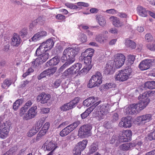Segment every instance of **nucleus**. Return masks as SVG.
<instances>
[{
  "label": "nucleus",
  "mask_w": 155,
  "mask_h": 155,
  "mask_svg": "<svg viewBox=\"0 0 155 155\" xmlns=\"http://www.w3.org/2000/svg\"><path fill=\"white\" fill-rule=\"evenodd\" d=\"M109 104H108L99 106L97 107L98 111L95 114V117L98 121H102L109 112Z\"/></svg>",
  "instance_id": "f03ea898"
},
{
  "label": "nucleus",
  "mask_w": 155,
  "mask_h": 155,
  "mask_svg": "<svg viewBox=\"0 0 155 155\" xmlns=\"http://www.w3.org/2000/svg\"><path fill=\"white\" fill-rule=\"evenodd\" d=\"M132 122L131 117L122 118L120 121L118 126L124 128H130L132 126Z\"/></svg>",
  "instance_id": "ddd939ff"
},
{
  "label": "nucleus",
  "mask_w": 155,
  "mask_h": 155,
  "mask_svg": "<svg viewBox=\"0 0 155 155\" xmlns=\"http://www.w3.org/2000/svg\"><path fill=\"white\" fill-rule=\"evenodd\" d=\"M147 48L152 51H155V45L154 44H149L147 45Z\"/></svg>",
  "instance_id": "774afa93"
},
{
  "label": "nucleus",
  "mask_w": 155,
  "mask_h": 155,
  "mask_svg": "<svg viewBox=\"0 0 155 155\" xmlns=\"http://www.w3.org/2000/svg\"><path fill=\"white\" fill-rule=\"evenodd\" d=\"M57 68L55 67L53 68L48 69L46 70V72L48 76H50L51 75L53 74L56 71Z\"/></svg>",
  "instance_id": "37998d69"
},
{
  "label": "nucleus",
  "mask_w": 155,
  "mask_h": 155,
  "mask_svg": "<svg viewBox=\"0 0 155 155\" xmlns=\"http://www.w3.org/2000/svg\"><path fill=\"white\" fill-rule=\"evenodd\" d=\"M33 71L34 70L31 68H29L28 69L26 72L23 74L22 76L24 78H25L27 75H28L31 73L33 72Z\"/></svg>",
  "instance_id": "bf43d9fd"
},
{
  "label": "nucleus",
  "mask_w": 155,
  "mask_h": 155,
  "mask_svg": "<svg viewBox=\"0 0 155 155\" xmlns=\"http://www.w3.org/2000/svg\"><path fill=\"white\" fill-rule=\"evenodd\" d=\"M59 60L58 57L55 56L48 61L46 64L49 66H54L57 65L59 62Z\"/></svg>",
  "instance_id": "c756f323"
},
{
  "label": "nucleus",
  "mask_w": 155,
  "mask_h": 155,
  "mask_svg": "<svg viewBox=\"0 0 155 155\" xmlns=\"http://www.w3.org/2000/svg\"><path fill=\"white\" fill-rule=\"evenodd\" d=\"M145 38L148 41L150 42L152 40L153 38L150 34H147L145 35Z\"/></svg>",
  "instance_id": "338daca9"
},
{
  "label": "nucleus",
  "mask_w": 155,
  "mask_h": 155,
  "mask_svg": "<svg viewBox=\"0 0 155 155\" xmlns=\"http://www.w3.org/2000/svg\"><path fill=\"white\" fill-rule=\"evenodd\" d=\"M73 103L71 101L68 103L64 104L61 106L60 108L62 111H66L71 109L74 107Z\"/></svg>",
  "instance_id": "393cba45"
},
{
  "label": "nucleus",
  "mask_w": 155,
  "mask_h": 155,
  "mask_svg": "<svg viewBox=\"0 0 155 155\" xmlns=\"http://www.w3.org/2000/svg\"><path fill=\"white\" fill-rule=\"evenodd\" d=\"M84 57V63L87 66H91V58L85 56Z\"/></svg>",
  "instance_id": "a18cd8bd"
},
{
  "label": "nucleus",
  "mask_w": 155,
  "mask_h": 155,
  "mask_svg": "<svg viewBox=\"0 0 155 155\" xmlns=\"http://www.w3.org/2000/svg\"><path fill=\"white\" fill-rule=\"evenodd\" d=\"M132 70L130 68L122 70L116 73L114 78L116 81L124 82L127 81L131 77Z\"/></svg>",
  "instance_id": "7ed1b4c3"
},
{
  "label": "nucleus",
  "mask_w": 155,
  "mask_h": 155,
  "mask_svg": "<svg viewBox=\"0 0 155 155\" xmlns=\"http://www.w3.org/2000/svg\"><path fill=\"white\" fill-rule=\"evenodd\" d=\"M111 60L108 61L106 64L104 68V73L107 74H112L114 73L115 65Z\"/></svg>",
  "instance_id": "dca6fc26"
},
{
  "label": "nucleus",
  "mask_w": 155,
  "mask_h": 155,
  "mask_svg": "<svg viewBox=\"0 0 155 155\" xmlns=\"http://www.w3.org/2000/svg\"><path fill=\"white\" fill-rule=\"evenodd\" d=\"M54 43L52 39L49 38L45 42H43L41 45L36 50L37 54H39L41 53L40 49L41 50H45V48H47L46 50H50L53 47Z\"/></svg>",
  "instance_id": "9b49d317"
},
{
  "label": "nucleus",
  "mask_w": 155,
  "mask_h": 155,
  "mask_svg": "<svg viewBox=\"0 0 155 155\" xmlns=\"http://www.w3.org/2000/svg\"><path fill=\"white\" fill-rule=\"evenodd\" d=\"M74 74L71 67L66 70L63 73V76L67 78H71Z\"/></svg>",
  "instance_id": "7c9ffc66"
},
{
  "label": "nucleus",
  "mask_w": 155,
  "mask_h": 155,
  "mask_svg": "<svg viewBox=\"0 0 155 155\" xmlns=\"http://www.w3.org/2000/svg\"><path fill=\"white\" fill-rule=\"evenodd\" d=\"M115 142H116V146H118L119 145V138L116 135H114L111 138L110 140V143L113 144Z\"/></svg>",
  "instance_id": "e433bc0d"
},
{
  "label": "nucleus",
  "mask_w": 155,
  "mask_h": 155,
  "mask_svg": "<svg viewBox=\"0 0 155 155\" xmlns=\"http://www.w3.org/2000/svg\"><path fill=\"white\" fill-rule=\"evenodd\" d=\"M41 38L40 37L39 35L38 32L35 34L33 37L29 40L30 41L35 42L39 40Z\"/></svg>",
  "instance_id": "c03bdc74"
},
{
  "label": "nucleus",
  "mask_w": 155,
  "mask_h": 155,
  "mask_svg": "<svg viewBox=\"0 0 155 155\" xmlns=\"http://www.w3.org/2000/svg\"><path fill=\"white\" fill-rule=\"evenodd\" d=\"M23 102V100L22 99H19L17 100L14 103L13 108L15 110H17L19 106Z\"/></svg>",
  "instance_id": "473e14b6"
},
{
  "label": "nucleus",
  "mask_w": 155,
  "mask_h": 155,
  "mask_svg": "<svg viewBox=\"0 0 155 155\" xmlns=\"http://www.w3.org/2000/svg\"><path fill=\"white\" fill-rule=\"evenodd\" d=\"M126 58L122 54L118 53L114 55L113 60H111L116 68H119L124 64Z\"/></svg>",
  "instance_id": "1a4fd4ad"
},
{
  "label": "nucleus",
  "mask_w": 155,
  "mask_h": 155,
  "mask_svg": "<svg viewBox=\"0 0 155 155\" xmlns=\"http://www.w3.org/2000/svg\"><path fill=\"white\" fill-rule=\"evenodd\" d=\"M92 127L91 125L86 124L82 126L78 131V135L80 137L84 138L90 136Z\"/></svg>",
  "instance_id": "423d86ee"
},
{
  "label": "nucleus",
  "mask_w": 155,
  "mask_h": 155,
  "mask_svg": "<svg viewBox=\"0 0 155 155\" xmlns=\"http://www.w3.org/2000/svg\"><path fill=\"white\" fill-rule=\"evenodd\" d=\"M152 119V115L151 114H146L137 117L136 121L141 124L149 122Z\"/></svg>",
  "instance_id": "f3484780"
},
{
  "label": "nucleus",
  "mask_w": 155,
  "mask_h": 155,
  "mask_svg": "<svg viewBox=\"0 0 155 155\" xmlns=\"http://www.w3.org/2000/svg\"><path fill=\"white\" fill-rule=\"evenodd\" d=\"M155 62V60L153 59H145L140 63L139 67L142 71L147 70L150 68L152 65V63Z\"/></svg>",
  "instance_id": "4468645a"
},
{
  "label": "nucleus",
  "mask_w": 155,
  "mask_h": 155,
  "mask_svg": "<svg viewBox=\"0 0 155 155\" xmlns=\"http://www.w3.org/2000/svg\"><path fill=\"white\" fill-rule=\"evenodd\" d=\"M136 145L135 143H129L123 144L120 145L119 148L123 150H127L134 147Z\"/></svg>",
  "instance_id": "a878e982"
},
{
  "label": "nucleus",
  "mask_w": 155,
  "mask_h": 155,
  "mask_svg": "<svg viewBox=\"0 0 155 155\" xmlns=\"http://www.w3.org/2000/svg\"><path fill=\"white\" fill-rule=\"evenodd\" d=\"M45 18L43 17H39L37 19L35 20V23H38L41 25H43L45 22Z\"/></svg>",
  "instance_id": "4c0bfd02"
},
{
  "label": "nucleus",
  "mask_w": 155,
  "mask_h": 155,
  "mask_svg": "<svg viewBox=\"0 0 155 155\" xmlns=\"http://www.w3.org/2000/svg\"><path fill=\"white\" fill-rule=\"evenodd\" d=\"M94 53V50L93 49L88 48L86 49L83 53L84 56L91 58Z\"/></svg>",
  "instance_id": "c85d7f7f"
},
{
  "label": "nucleus",
  "mask_w": 155,
  "mask_h": 155,
  "mask_svg": "<svg viewBox=\"0 0 155 155\" xmlns=\"http://www.w3.org/2000/svg\"><path fill=\"white\" fill-rule=\"evenodd\" d=\"M147 138L150 140H155V130L148 133Z\"/></svg>",
  "instance_id": "79ce46f5"
},
{
  "label": "nucleus",
  "mask_w": 155,
  "mask_h": 155,
  "mask_svg": "<svg viewBox=\"0 0 155 155\" xmlns=\"http://www.w3.org/2000/svg\"><path fill=\"white\" fill-rule=\"evenodd\" d=\"M11 39V45L13 46H18L21 42V40L20 37L16 33L14 34Z\"/></svg>",
  "instance_id": "6ab92c4d"
},
{
  "label": "nucleus",
  "mask_w": 155,
  "mask_h": 155,
  "mask_svg": "<svg viewBox=\"0 0 155 155\" xmlns=\"http://www.w3.org/2000/svg\"><path fill=\"white\" fill-rule=\"evenodd\" d=\"M97 100V98H95L94 97H90L84 101L83 104L85 106L88 107L94 104Z\"/></svg>",
  "instance_id": "b1692460"
},
{
  "label": "nucleus",
  "mask_w": 155,
  "mask_h": 155,
  "mask_svg": "<svg viewBox=\"0 0 155 155\" xmlns=\"http://www.w3.org/2000/svg\"><path fill=\"white\" fill-rule=\"evenodd\" d=\"M110 21L112 22L113 25L116 27H120L123 26V23L121 21L120 19L117 17L111 16L109 18Z\"/></svg>",
  "instance_id": "4be33fe9"
},
{
  "label": "nucleus",
  "mask_w": 155,
  "mask_h": 155,
  "mask_svg": "<svg viewBox=\"0 0 155 155\" xmlns=\"http://www.w3.org/2000/svg\"><path fill=\"white\" fill-rule=\"evenodd\" d=\"M132 132L130 130H127L123 132L119 137V142H127L131 138Z\"/></svg>",
  "instance_id": "2eb2a0df"
},
{
  "label": "nucleus",
  "mask_w": 155,
  "mask_h": 155,
  "mask_svg": "<svg viewBox=\"0 0 155 155\" xmlns=\"http://www.w3.org/2000/svg\"><path fill=\"white\" fill-rule=\"evenodd\" d=\"M90 114L88 112L87 110H86L84 113L81 114V117L82 119H85Z\"/></svg>",
  "instance_id": "69168bd1"
},
{
  "label": "nucleus",
  "mask_w": 155,
  "mask_h": 155,
  "mask_svg": "<svg viewBox=\"0 0 155 155\" xmlns=\"http://www.w3.org/2000/svg\"><path fill=\"white\" fill-rule=\"evenodd\" d=\"M87 39L86 35L83 33H81L79 35L78 40L82 43L86 42Z\"/></svg>",
  "instance_id": "a19ab883"
},
{
  "label": "nucleus",
  "mask_w": 155,
  "mask_h": 155,
  "mask_svg": "<svg viewBox=\"0 0 155 155\" xmlns=\"http://www.w3.org/2000/svg\"><path fill=\"white\" fill-rule=\"evenodd\" d=\"M65 5L68 8L72 9H76L79 8V7L77 5H75L74 4L70 2H67L65 3Z\"/></svg>",
  "instance_id": "ea45409f"
},
{
  "label": "nucleus",
  "mask_w": 155,
  "mask_h": 155,
  "mask_svg": "<svg viewBox=\"0 0 155 155\" xmlns=\"http://www.w3.org/2000/svg\"><path fill=\"white\" fill-rule=\"evenodd\" d=\"M125 45L128 48L132 49H134L136 48V43L134 41L128 39H126L125 41Z\"/></svg>",
  "instance_id": "2f4dec72"
},
{
  "label": "nucleus",
  "mask_w": 155,
  "mask_h": 155,
  "mask_svg": "<svg viewBox=\"0 0 155 155\" xmlns=\"http://www.w3.org/2000/svg\"><path fill=\"white\" fill-rule=\"evenodd\" d=\"M61 82L60 80H56L54 83L53 87L55 88H57L60 86Z\"/></svg>",
  "instance_id": "0e129e2a"
},
{
  "label": "nucleus",
  "mask_w": 155,
  "mask_h": 155,
  "mask_svg": "<svg viewBox=\"0 0 155 155\" xmlns=\"http://www.w3.org/2000/svg\"><path fill=\"white\" fill-rule=\"evenodd\" d=\"M102 82V76L101 73L99 72H97L91 77L88 86L90 88L98 87L101 84Z\"/></svg>",
  "instance_id": "20e7f679"
},
{
  "label": "nucleus",
  "mask_w": 155,
  "mask_h": 155,
  "mask_svg": "<svg viewBox=\"0 0 155 155\" xmlns=\"http://www.w3.org/2000/svg\"><path fill=\"white\" fill-rule=\"evenodd\" d=\"M11 125L9 120H7L2 123L0 121V137L5 139L7 137L9 132V128Z\"/></svg>",
  "instance_id": "39448f33"
},
{
  "label": "nucleus",
  "mask_w": 155,
  "mask_h": 155,
  "mask_svg": "<svg viewBox=\"0 0 155 155\" xmlns=\"http://www.w3.org/2000/svg\"><path fill=\"white\" fill-rule=\"evenodd\" d=\"M137 13L140 16L143 17L147 16V11L145 8L141 6H139L137 7Z\"/></svg>",
  "instance_id": "5701e85b"
},
{
  "label": "nucleus",
  "mask_w": 155,
  "mask_h": 155,
  "mask_svg": "<svg viewBox=\"0 0 155 155\" xmlns=\"http://www.w3.org/2000/svg\"><path fill=\"white\" fill-rule=\"evenodd\" d=\"M97 21L98 24L101 26H104L106 24V20L105 18L101 16H98L96 17Z\"/></svg>",
  "instance_id": "72a5a7b5"
},
{
  "label": "nucleus",
  "mask_w": 155,
  "mask_h": 155,
  "mask_svg": "<svg viewBox=\"0 0 155 155\" xmlns=\"http://www.w3.org/2000/svg\"><path fill=\"white\" fill-rule=\"evenodd\" d=\"M145 86L149 89H153V84L152 81L147 82L145 83Z\"/></svg>",
  "instance_id": "052dcab7"
},
{
  "label": "nucleus",
  "mask_w": 155,
  "mask_h": 155,
  "mask_svg": "<svg viewBox=\"0 0 155 155\" xmlns=\"http://www.w3.org/2000/svg\"><path fill=\"white\" fill-rule=\"evenodd\" d=\"M27 109L24 107H22L21 108L19 113L20 115L21 116L23 117L24 116V114H25V112L27 111Z\"/></svg>",
  "instance_id": "e2e57ef3"
},
{
  "label": "nucleus",
  "mask_w": 155,
  "mask_h": 155,
  "mask_svg": "<svg viewBox=\"0 0 155 155\" xmlns=\"http://www.w3.org/2000/svg\"><path fill=\"white\" fill-rule=\"evenodd\" d=\"M33 103V101L32 100H28L25 103L24 107L27 109L32 105Z\"/></svg>",
  "instance_id": "5fc2aeb1"
},
{
  "label": "nucleus",
  "mask_w": 155,
  "mask_h": 155,
  "mask_svg": "<svg viewBox=\"0 0 155 155\" xmlns=\"http://www.w3.org/2000/svg\"><path fill=\"white\" fill-rule=\"evenodd\" d=\"M119 116L117 113H114L112 117V121L113 122H115L118 120Z\"/></svg>",
  "instance_id": "13d9d810"
},
{
  "label": "nucleus",
  "mask_w": 155,
  "mask_h": 155,
  "mask_svg": "<svg viewBox=\"0 0 155 155\" xmlns=\"http://www.w3.org/2000/svg\"><path fill=\"white\" fill-rule=\"evenodd\" d=\"M107 38L108 37L107 36H103L101 34H99L96 36L95 40L97 42L102 44L107 40Z\"/></svg>",
  "instance_id": "cd10ccee"
},
{
  "label": "nucleus",
  "mask_w": 155,
  "mask_h": 155,
  "mask_svg": "<svg viewBox=\"0 0 155 155\" xmlns=\"http://www.w3.org/2000/svg\"><path fill=\"white\" fill-rule=\"evenodd\" d=\"M37 107L34 105L31 107L27 112L25 114L23 117L24 120H27L31 119L37 115Z\"/></svg>",
  "instance_id": "f8f14e48"
},
{
  "label": "nucleus",
  "mask_w": 155,
  "mask_h": 155,
  "mask_svg": "<svg viewBox=\"0 0 155 155\" xmlns=\"http://www.w3.org/2000/svg\"><path fill=\"white\" fill-rule=\"evenodd\" d=\"M105 12L110 14L114 15L117 13V11L114 9H111L106 10Z\"/></svg>",
  "instance_id": "6e6d98bb"
},
{
  "label": "nucleus",
  "mask_w": 155,
  "mask_h": 155,
  "mask_svg": "<svg viewBox=\"0 0 155 155\" xmlns=\"http://www.w3.org/2000/svg\"><path fill=\"white\" fill-rule=\"evenodd\" d=\"M79 48L78 47L74 48L69 47L65 49L61 57V60L73 63L75 60V57L79 53Z\"/></svg>",
  "instance_id": "f257e3e1"
},
{
  "label": "nucleus",
  "mask_w": 155,
  "mask_h": 155,
  "mask_svg": "<svg viewBox=\"0 0 155 155\" xmlns=\"http://www.w3.org/2000/svg\"><path fill=\"white\" fill-rule=\"evenodd\" d=\"M72 63L70 62L66 61L61 67L59 69L58 71L59 72L62 71L64 69L68 67Z\"/></svg>",
  "instance_id": "09e8293b"
},
{
  "label": "nucleus",
  "mask_w": 155,
  "mask_h": 155,
  "mask_svg": "<svg viewBox=\"0 0 155 155\" xmlns=\"http://www.w3.org/2000/svg\"><path fill=\"white\" fill-rule=\"evenodd\" d=\"M57 147V146L56 142L50 139L47 140L42 146V148L45 151H51L47 155H52L53 154V151Z\"/></svg>",
  "instance_id": "6e6552de"
},
{
  "label": "nucleus",
  "mask_w": 155,
  "mask_h": 155,
  "mask_svg": "<svg viewBox=\"0 0 155 155\" xmlns=\"http://www.w3.org/2000/svg\"><path fill=\"white\" fill-rule=\"evenodd\" d=\"M80 124L79 121L74 122L63 129L60 132V134L62 137H65L75 129Z\"/></svg>",
  "instance_id": "9d476101"
},
{
  "label": "nucleus",
  "mask_w": 155,
  "mask_h": 155,
  "mask_svg": "<svg viewBox=\"0 0 155 155\" xmlns=\"http://www.w3.org/2000/svg\"><path fill=\"white\" fill-rule=\"evenodd\" d=\"M27 29L25 28L22 29L20 32V34L21 36H25L27 34Z\"/></svg>",
  "instance_id": "680f3d73"
},
{
  "label": "nucleus",
  "mask_w": 155,
  "mask_h": 155,
  "mask_svg": "<svg viewBox=\"0 0 155 155\" xmlns=\"http://www.w3.org/2000/svg\"><path fill=\"white\" fill-rule=\"evenodd\" d=\"M136 107L135 104H131L126 107L124 110V112L127 115L137 114L138 112Z\"/></svg>",
  "instance_id": "412c9836"
},
{
  "label": "nucleus",
  "mask_w": 155,
  "mask_h": 155,
  "mask_svg": "<svg viewBox=\"0 0 155 155\" xmlns=\"http://www.w3.org/2000/svg\"><path fill=\"white\" fill-rule=\"evenodd\" d=\"M40 52L39 54H37L36 51V54L37 56H39L38 58L36 59L35 62V64L38 66L44 62H45L49 57V55L48 52H47V50H41L40 49Z\"/></svg>",
  "instance_id": "0eeeda50"
},
{
  "label": "nucleus",
  "mask_w": 155,
  "mask_h": 155,
  "mask_svg": "<svg viewBox=\"0 0 155 155\" xmlns=\"http://www.w3.org/2000/svg\"><path fill=\"white\" fill-rule=\"evenodd\" d=\"M12 81L8 79H6L3 81L2 85V87L3 88H5L6 87H9L12 84Z\"/></svg>",
  "instance_id": "c9c22d12"
},
{
  "label": "nucleus",
  "mask_w": 155,
  "mask_h": 155,
  "mask_svg": "<svg viewBox=\"0 0 155 155\" xmlns=\"http://www.w3.org/2000/svg\"><path fill=\"white\" fill-rule=\"evenodd\" d=\"M100 101H98L92 105L91 107L88 108L86 110H87L90 114L93 111L94 108L100 103Z\"/></svg>",
  "instance_id": "de8ad7c7"
},
{
  "label": "nucleus",
  "mask_w": 155,
  "mask_h": 155,
  "mask_svg": "<svg viewBox=\"0 0 155 155\" xmlns=\"http://www.w3.org/2000/svg\"><path fill=\"white\" fill-rule=\"evenodd\" d=\"M47 76H48L46 70L44 71L40 74L38 76V79L40 80L41 79Z\"/></svg>",
  "instance_id": "3c124183"
},
{
  "label": "nucleus",
  "mask_w": 155,
  "mask_h": 155,
  "mask_svg": "<svg viewBox=\"0 0 155 155\" xmlns=\"http://www.w3.org/2000/svg\"><path fill=\"white\" fill-rule=\"evenodd\" d=\"M98 149V144L97 142H94L90 146L89 153L92 154L96 151Z\"/></svg>",
  "instance_id": "f704fd0d"
},
{
  "label": "nucleus",
  "mask_w": 155,
  "mask_h": 155,
  "mask_svg": "<svg viewBox=\"0 0 155 155\" xmlns=\"http://www.w3.org/2000/svg\"><path fill=\"white\" fill-rule=\"evenodd\" d=\"M135 60V57L134 55H130L128 56V62L130 65L133 64Z\"/></svg>",
  "instance_id": "864d4df0"
},
{
  "label": "nucleus",
  "mask_w": 155,
  "mask_h": 155,
  "mask_svg": "<svg viewBox=\"0 0 155 155\" xmlns=\"http://www.w3.org/2000/svg\"><path fill=\"white\" fill-rule=\"evenodd\" d=\"M144 95H147V97H153L155 95V92L154 91L149 90L146 91V94Z\"/></svg>",
  "instance_id": "603ef678"
},
{
  "label": "nucleus",
  "mask_w": 155,
  "mask_h": 155,
  "mask_svg": "<svg viewBox=\"0 0 155 155\" xmlns=\"http://www.w3.org/2000/svg\"><path fill=\"white\" fill-rule=\"evenodd\" d=\"M91 68V66H90L86 65L83 69L80 71L81 74H86L88 71L90 70Z\"/></svg>",
  "instance_id": "58836bf2"
},
{
  "label": "nucleus",
  "mask_w": 155,
  "mask_h": 155,
  "mask_svg": "<svg viewBox=\"0 0 155 155\" xmlns=\"http://www.w3.org/2000/svg\"><path fill=\"white\" fill-rule=\"evenodd\" d=\"M74 67L76 69L78 73L80 72V70L82 68V64L80 63H77L73 65Z\"/></svg>",
  "instance_id": "8fccbe9b"
},
{
  "label": "nucleus",
  "mask_w": 155,
  "mask_h": 155,
  "mask_svg": "<svg viewBox=\"0 0 155 155\" xmlns=\"http://www.w3.org/2000/svg\"><path fill=\"white\" fill-rule=\"evenodd\" d=\"M81 150L75 147L73 151V155H80Z\"/></svg>",
  "instance_id": "4d7b16f0"
},
{
  "label": "nucleus",
  "mask_w": 155,
  "mask_h": 155,
  "mask_svg": "<svg viewBox=\"0 0 155 155\" xmlns=\"http://www.w3.org/2000/svg\"><path fill=\"white\" fill-rule=\"evenodd\" d=\"M87 143V141L86 140H83L82 141L78 142L76 146V147L78 149H79L81 150H83L86 147Z\"/></svg>",
  "instance_id": "bb28decb"
},
{
  "label": "nucleus",
  "mask_w": 155,
  "mask_h": 155,
  "mask_svg": "<svg viewBox=\"0 0 155 155\" xmlns=\"http://www.w3.org/2000/svg\"><path fill=\"white\" fill-rule=\"evenodd\" d=\"M46 132L41 129L37 135L36 140H40L41 137L46 134Z\"/></svg>",
  "instance_id": "49530a36"
},
{
  "label": "nucleus",
  "mask_w": 155,
  "mask_h": 155,
  "mask_svg": "<svg viewBox=\"0 0 155 155\" xmlns=\"http://www.w3.org/2000/svg\"><path fill=\"white\" fill-rule=\"evenodd\" d=\"M149 102V99L147 98L144 100H140L137 104H135L136 109L138 112L144 109L147 105Z\"/></svg>",
  "instance_id": "a211bd4d"
},
{
  "label": "nucleus",
  "mask_w": 155,
  "mask_h": 155,
  "mask_svg": "<svg viewBox=\"0 0 155 155\" xmlns=\"http://www.w3.org/2000/svg\"><path fill=\"white\" fill-rule=\"evenodd\" d=\"M51 98V95L49 94H46L44 93L38 95L37 97V100L41 101V104L47 103Z\"/></svg>",
  "instance_id": "aec40b11"
}]
</instances>
